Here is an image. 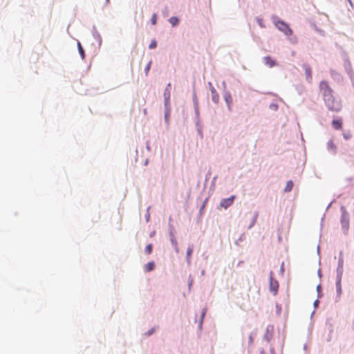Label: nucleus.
I'll use <instances>...</instances> for the list:
<instances>
[{"label": "nucleus", "instance_id": "obj_1", "mask_svg": "<svg viewBox=\"0 0 354 354\" xmlns=\"http://www.w3.org/2000/svg\"><path fill=\"white\" fill-rule=\"evenodd\" d=\"M324 98V102L328 109L334 112H339L342 109V103L339 99L336 98L333 93Z\"/></svg>", "mask_w": 354, "mask_h": 354}, {"label": "nucleus", "instance_id": "obj_2", "mask_svg": "<svg viewBox=\"0 0 354 354\" xmlns=\"http://www.w3.org/2000/svg\"><path fill=\"white\" fill-rule=\"evenodd\" d=\"M272 20L276 28L279 30L283 32L286 35L290 36L292 34V29L290 28L289 25L286 24L285 21L279 19L277 17H273Z\"/></svg>", "mask_w": 354, "mask_h": 354}, {"label": "nucleus", "instance_id": "obj_3", "mask_svg": "<svg viewBox=\"0 0 354 354\" xmlns=\"http://www.w3.org/2000/svg\"><path fill=\"white\" fill-rule=\"evenodd\" d=\"M319 88L323 95V98L325 97H330L329 95L333 93V91L329 86V84L327 81H322L319 83Z\"/></svg>", "mask_w": 354, "mask_h": 354}, {"label": "nucleus", "instance_id": "obj_4", "mask_svg": "<svg viewBox=\"0 0 354 354\" xmlns=\"http://www.w3.org/2000/svg\"><path fill=\"white\" fill-rule=\"evenodd\" d=\"M273 275V272H270L269 287L270 292L272 293L273 295H276L278 293L279 283L277 280L274 279Z\"/></svg>", "mask_w": 354, "mask_h": 354}, {"label": "nucleus", "instance_id": "obj_5", "mask_svg": "<svg viewBox=\"0 0 354 354\" xmlns=\"http://www.w3.org/2000/svg\"><path fill=\"white\" fill-rule=\"evenodd\" d=\"M341 223L343 227L348 228L349 225V217L344 207H342Z\"/></svg>", "mask_w": 354, "mask_h": 354}, {"label": "nucleus", "instance_id": "obj_6", "mask_svg": "<svg viewBox=\"0 0 354 354\" xmlns=\"http://www.w3.org/2000/svg\"><path fill=\"white\" fill-rule=\"evenodd\" d=\"M170 88H171V84L169 83L165 91H164V93H163V96H164V98H165V107L167 108V106H169V100H170Z\"/></svg>", "mask_w": 354, "mask_h": 354}, {"label": "nucleus", "instance_id": "obj_7", "mask_svg": "<svg viewBox=\"0 0 354 354\" xmlns=\"http://www.w3.org/2000/svg\"><path fill=\"white\" fill-rule=\"evenodd\" d=\"M234 198L235 196H232L227 198H223V200H221L220 203L221 207L227 209L228 207L232 205Z\"/></svg>", "mask_w": 354, "mask_h": 354}, {"label": "nucleus", "instance_id": "obj_8", "mask_svg": "<svg viewBox=\"0 0 354 354\" xmlns=\"http://www.w3.org/2000/svg\"><path fill=\"white\" fill-rule=\"evenodd\" d=\"M263 61L265 64L268 66L269 67H273L276 65V62L272 59L270 56H266L263 57Z\"/></svg>", "mask_w": 354, "mask_h": 354}, {"label": "nucleus", "instance_id": "obj_9", "mask_svg": "<svg viewBox=\"0 0 354 354\" xmlns=\"http://www.w3.org/2000/svg\"><path fill=\"white\" fill-rule=\"evenodd\" d=\"M304 69L305 71V74H306L308 81L310 82L312 80L311 68L308 65L305 64V65H304Z\"/></svg>", "mask_w": 354, "mask_h": 354}, {"label": "nucleus", "instance_id": "obj_10", "mask_svg": "<svg viewBox=\"0 0 354 354\" xmlns=\"http://www.w3.org/2000/svg\"><path fill=\"white\" fill-rule=\"evenodd\" d=\"M332 125L335 130H339L342 128V121L341 119L333 120L332 121Z\"/></svg>", "mask_w": 354, "mask_h": 354}, {"label": "nucleus", "instance_id": "obj_11", "mask_svg": "<svg viewBox=\"0 0 354 354\" xmlns=\"http://www.w3.org/2000/svg\"><path fill=\"white\" fill-rule=\"evenodd\" d=\"M211 91H212V100L215 102V103H217L219 100V95L218 94L216 93V90L212 88L211 89Z\"/></svg>", "mask_w": 354, "mask_h": 354}, {"label": "nucleus", "instance_id": "obj_12", "mask_svg": "<svg viewBox=\"0 0 354 354\" xmlns=\"http://www.w3.org/2000/svg\"><path fill=\"white\" fill-rule=\"evenodd\" d=\"M155 264L153 262H149L147 265L145 266V272H150L154 269Z\"/></svg>", "mask_w": 354, "mask_h": 354}, {"label": "nucleus", "instance_id": "obj_13", "mask_svg": "<svg viewBox=\"0 0 354 354\" xmlns=\"http://www.w3.org/2000/svg\"><path fill=\"white\" fill-rule=\"evenodd\" d=\"M293 187V183L292 180H288L286 183V185L284 188V192H289L292 190Z\"/></svg>", "mask_w": 354, "mask_h": 354}, {"label": "nucleus", "instance_id": "obj_14", "mask_svg": "<svg viewBox=\"0 0 354 354\" xmlns=\"http://www.w3.org/2000/svg\"><path fill=\"white\" fill-rule=\"evenodd\" d=\"M169 23L171 24V26L173 27L176 26L178 22H179V20L177 17H171L169 19Z\"/></svg>", "mask_w": 354, "mask_h": 354}, {"label": "nucleus", "instance_id": "obj_15", "mask_svg": "<svg viewBox=\"0 0 354 354\" xmlns=\"http://www.w3.org/2000/svg\"><path fill=\"white\" fill-rule=\"evenodd\" d=\"M328 148L334 153L336 151V146L332 140L328 142Z\"/></svg>", "mask_w": 354, "mask_h": 354}, {"label": "nucleus", "instance_id": "obj_16", "mask_svg": "<svg viewBox=\"0 0 354 354\" xmlns=\"http://www.w3.org/2000/svg\"><path fill=\"white\" fill-rule=\"evenodd\" d=\"M77 46H78V50H79L80 54L82 58L84 59L85 57V54H84V51L83 50V48H82L80 42L77 43Z\"/></svg>", "mask_w": 354, "mask_h": 354}, {"label": "nucleus", "instance_id": "obj_17", "mask_svg": "<svg viewBox=\"0 0 354 354\" xmlns=\"http://www.w3.org/2000/svg\"><path fill=\"white\" fill-rule=\"evenodd\" d=\"M256 21L261 28H266V25L264 24L263 20L262 18L257 17Z\"/></svg>", "mask_w": 354, "mask_h": 354}, {"label": "nucleus", "instance_id": "obj_18", "mask_svg": "<svg viewBox=\"0 0 354 354\" xmlns=\"http://www.w3.org/2000/svg\"><path fill=\"white\" fill-rule=\"evenodd\" d=\"M152 248H153L152 244H151V243L148 244L145 248L146 254H150L152 252Z\"/></svg>", "mask_w": 354, "mask_h": 354}, {"label": "nucleus", "instance_id": "obj_19", "mask_svg": "<svg viewBox=\"0 0 354 354\" xmlns=\"http://www.w3.org/2000/svg\"><path fill=\"white\" fill-rule=\"evenodd\" d=\"M151 24L153 25H156L157 23V15L156 14H153L151 19Z\"/></svg>", "mask_w": 354, "mask_h": 354}, {"label": "nucleus", "instance_id": "obj_20", "mask_svg": "<svg viewBox=\"0 0 354 354\" xmlns=\"http://www.w3.org/2000/svg\"><path fill=\"white\" fill-rule=\"evenodd\" d=\"M193 252L192 247H189L187 251V257L189 259Z\"/></svg>", "mask_w": 354, "mask_h": 354}, {"label": "nucleus", "instance_id": "obj_21", "mask_svg": "<svg viewBox=\"0 0 354 354\" xmlns=\"http://www.w3.org/2000/svg\"><path fill=\"white\" fill-rule=\"evenodd\" d=\"M346 70L348 71V73H350L351 72V64L349 61H347L346 62Z\"/></svg>", "mask_w": 354, "mask_h": 354}, {"label": "nucleus", "instance_id": "obj_22", "mask_svg": "<svg viewBox=\"0 0 354 354\" xmlns=\"http://www.w3.org/2000/svg\"><path fill=\"white\" fill-rule=\"evenodd\" d=\"M155 331V328H152L151 329H149L147 332L145 333V335L146 336H150L151 335H152Z\"/></svg>", "mask_w": 354, "mask_h": 354}, {"label": "nucleus", "instance_id": "obj_23", "mask_svg": "<svg viewBox=\"0 0 354 354\" xmlns=\"http://www.w3.org/2000/svg\"><path fill=\"white\" fill-rule=\"evenodd\" d=\"M157 46V43L155 40L151 41V44H149V48H155Z\"/></svg>", "mask_w": 354, "mask_h": 354}, {"label": "nucleus", "instance_id": "obj_24", "mask_svg": "<svg viewBox=\"0 0 354 354\" xmlns=\"http://www.w3.org/2000/svg\"><path fill=\"white\" fill-rule=\"evenodd\" d=\"M205 313H206V309H203V312H202V314H201V323H202L203 319V318H204V317L205 315Z\"/></svg>", "mask_w": 354, "mask_h": 354}, {"label": "nucleus", "instance_id": "obj_25", "mask_svg": "<svg viewBox=\"0 0 354 354\" xmlns=\"http://www.w3.org/2000/svg\"><path fill=\"white\" fill-rule=\"evenodd\" d=\"M249 342H250V344H252L253 343V337H252V335H250L249 336Z\"/></svg>", "mask_w": 354, "mask_h": 354}, {"label": "nucleus", "instance_id": "obj_26", "mask_svg": "<svg viewBox=\"0 0 354 354\" xmlns=\"http://www.w3.org/2000/svg\"><path fill=\"white\" fill-rule=\"evenodd\" d=\"M150 64H151V63H149V64H148V65H147V66L146 67V71H147V72H148V71H149V68H150Z\"/></svg>", "mask_w": 354, "mask_h": 354}, {"label": "nucleus", "instance_id": "obj_27", "mask_svg": "<svg viewBox=\"0 0 354 354\" xmlns=\"http://www.w3.org/2000/svg\"><path fill=\"white\" fill-rule=\"evenodd\" d=\"M271 106H273V108H274V109H277V105H275V104H272V105H271Z\"/></svg>", "mask_w": 354, "mask_h": 354}, {"label": "nucleus", "instance_id": "obj_28", "mask_svg": "<svg viewBox=\"0 0 354 354\" xmlns=\"http://www.w3.org/2000/svg\"><path fill=\"white\" fill-rule=\"evenodd\" d=\"M168 115H169V113L166 112V113H165V118H166V119H167Z\"/></svg>", "mask_w": 354, "mask_h": 354}, {"label": "nucleus", "instance_id": "obj_29", "mask_svg": "<svg viewBox=\"0 0 354 354\" xmlns=\"http://www.w3.org/2000/svg\"><path fill=\"white\" fill-rule=\"evenodd\" d=\"M347 1L349 2V3H350L351 6L353 5V4H352V1H351V0H347Z\"/></svg>", "mask_w": 354, "mask_h": 354}, {"label": "nucleus", "instance_id": "obj_30", "mask_svg": "<svg viewBox=\"0 0 354 354\" xmlns=\"http://www.w3.org/2000/svg\"><path fill=\"white\" fill-rule=\"evenodd\" d=\"M193 283V281H190L189 286H192V283Z\"/></svg>", "mask_w": 354, "mask_h": 354}, {"label": "nucleus", "instance_id": "obj_31", "mask_svg": "<svg viewBox=\"0 0 354 354\" xmlns=\"http://www.w3.org/2000/svg\"><path fill=\"white\" fill-rule=\"evenodd\" d=\"M193 283V281H190L189 286H192V283Z\"/></svg>", "mask_w": 354, "mask_h": 354}, {"label": "nucleus", "instance_id": "obj_32", "mask_svg": "<svg viewBox=\"0 0 354 354\" xmlns=\"http://www.w3.org/2000/svg\"><path fill=\"white\" fill-rule=\"evenodd\" d=\"M193 283V281H190L189 286H192V283Z\"/></svg>", "mask_w": 354, "mask_h": 354}]
</instances>
